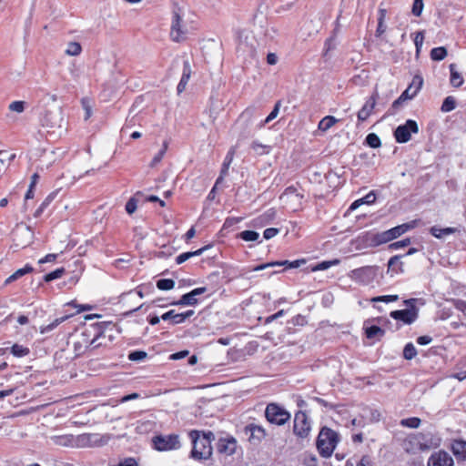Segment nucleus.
Listing matches in <instances>:
<instances>
[{
    "label": "nucleus",
    "mask_w": 466,
    "mask_h": 466,
    "mask_svg": "<svg viewBox=\"0 0 466 466\" xmlns=\"http://www.w3.org/2000/svg\"><path fill=\"white\" fill-rule=\"evenodd\" d=\"M56 197V193L55 192H52L50 193L45 199L44 201L41 203V205L37 208V209L35 211V214L34 216L35 218H38L40 217L44 210L50 205V203L54 200Z\"/></svg>",
    "instance_id": "28"
},
{
    "label": "nucleus",
    "mask_w": 466,
    "mask_h": 466,
    "mask_svg": "<svg viewBox=\"0 0 466 466\" xmlns=\"http://www.w3.org/2000/svg\"><path fill=\"white\" fill-rule=\"evenodd\" d=\"M62 122L63 116L62 110L60 108L46 110L41 117L42 125L50 128L61 127Z\"/></svg>",
    "instance_id": "12"
},
{
    "label": "nucleus",
    "mask_w": 466,
    "mask_h": 466,
    "mask_svg": "<svg viewBox=\"0 0 466 466\" xmlns=\"http://www.w3.org/2000/svg\"><path fill=\"white\" fill-rule=\"evenodd\" d=\"M235 152H236L235 147H232L228 151V153H227V155L225 157L224 162L222 164V167H221V170H220V175H219V177L216 180V185L220 184L223 181L224 177L228 175V168H229V167H230V165H231V163L233 161Z\"/></svg>",
    "instance_id": "20"
},
{
    "label": "nucleus",
    "mask_w": 466,
    "mask_h": 466,
    "mask_svg": "<svg viewBox=\"0 0 466 466\" xmlns=\"http://www.w3.org/2000/svg\"><path fill=\"white\" fill-rule=\"evenodd\" d=\"M409 100L407 97H403V95L401 94L391 105V107H390V114L393 115L396 113L397 110H399V108L401 106V105L405 102Z\"/></svg>",
    "instance_id": "52"
},
{
    "label": "nucleus",
    "mask_w": 466,
    "mask_h": 466,
    "mask_svg": "<svg viewBox=\"0 0 466 466\" xmlns=\"http://www.w3.org/2000/svg\"><path fill=\"white\" fill-rule=\"evenodd\" d=\"M357 466H372V463L368 456H363L358 462Z\"/></svg>",
    "instance_id": "64"
},
{
    "label": "nucleus",
    "mask_w": 466,
    "mask_h": 466,
    "mask_svg": "<svg viewBox=\"0 0 466 466\" xmlns=\"http://www.w3.org/2000/svg\"><path fill=\"white\" fill-rule=\"evenodd\" d=\"M339 261L338 260H333V261H322L320 263H319L314 268L313 270H325L327 268H329L331 265H336L338 264Z\"/></svg>",
    "instance_id": "55"
},
{
    "label": "nucleus",
    "mask_w": 466,
    "mask_h": 466,
    "mask_svg": "<svg viewBox=\"0 0 466 466\" xmlns=\"http://www.w3.org/2000/svg\"><path fill=\"white\" fill-rule=\"evenodd\" d=\"M385 16H386V10L380 9V16L378 18V26H377V30H376L377 36L382 35L386 31V25L384 24Z\"/></svg>",
    "instance_id": "31"
},
{
    "label": "nucleus",
    "mask_w": 466,
    "mask_h": 466,
    "mask_svg": "<svg viewBox=\"0 0 466 466\" xmlns=\"http://www.w3.org/2000/svg\"><path fill=\"white\" fill-rule=\"evenodd\" d=\"M423 85V78L420 76H415L409 86L401 93L403 97L409 100L412 99L420 92Z\"/></svg>",
    "instance_id": "18"
},
{
    "label": "nucleus",
    "mask_w": 466,
    "mask_h": 466,
    "mask_svg": "<svg viewBox=\"0 0 466 466\" xmlns=\"http://www.w3.org/2000/svg\"><path fill=\"white\" fill-rule=\"evenodd\" d=\"M378 268L377 266H364L351 270L349 276L355 282L370 284L375 279Z\"/></svg>",
    "instance_id": "7"
},
{
    "label": "nucleus",
    "mask_w": 466,
    "mask_h": 466,
    "mask_svg": "<svg viewBox=\"0 0 466 466\" xmlns=\"http://www.w3.org/2000/svg\"><path fill=\"white\" fill-rule=\"evenodd\" d=\"M147 357V353L144 350H135L128 354V360L131 361H141Z\"/></svg>",
    "instance_id": "46"
},
{
    "label": "nucleus",
    "mask_w": 466,
    "mask_h": 466,
    "mask_svg": "<svg viewBox=\"0 0 466 466\" xmlns=\"http://www.w3.org/2000/svg\"><path fill=\"white\" fill-rule=\"evenodd\" d=\"M207 291L206 287H200L194 289L188 293L181 296L178 301L172 302V305H182V306H195L198 303V296L204 294Z\"/></svg>",
    "instance_id": "14"
},
{
    "label": "nucleus",
    "mask_w": 466,
    "mask_h": 466,
    "mask_svg": "<svg viewBox=\"0 0 466 466\" xmlns=\"http://www.w3.org/2000/svg\"><path fill=\"white\" fill-rule=\"evenodd\" d=\"M279 232V228H268L264 230L263 237L265 239H270V238H274L276 235H278Z\"/></svg>",
    "instance_id": "56"
},
{
    "label": "nucleus",
    "mask_w": 466,
    "mask_h": 466,
    "mask_svg": "<svg viewBox=\"0 0 466 466\" xmlns=\"http://www.w3.org/2000/svg\"><path fill=\"white\" fill-rule=\"evenodd\" d=\"M304 196L299 191L298 186H289L280 195L279 199L286 206L293 210H297L301 207Z\"/></svg>",
    "instance_id": "8"
},
{
    "label": "nucleus",
    "mask_w": 466,
    "mask_h": 466,
    "mask_svg": "<svg viewBox=\"0 0 466 466\" xmlns=\"http://www.w3.org/2000/svg\"><path fill=\"white\" fill-rule=\"evenodd\" d=\"M310 430V421L306 412L303 410L297 411L293 421L294 434L300 439H305L309 435Z\"/></svg>",
    "instance_id": "9"
},
{
    "label": "nucleus",
    "mask_w": 466,
    "mask_h": 466,
    "mask_svg": "<svg viewBox=\"0 0 466 466\" xmlns=\"http://www.w3.org/2000/svg\"><path fill=\"white\" fill-rule=\"evenodd\" d=\"M11 353L15 357H25L29 354V349L19 344H14L11 348Z\"/></svg>",
    "instance_id": "40"
},
{
    "label": "nucleus",
    "mask_w": 466,
    "mask_h": 466,
    "mask_svg": "<svg viewBox=\"0 0 466 466\" xmlns=\"http://www.w3.org/2000/svg\"><path fill=\"white\" fill-rule=\"evenodd\" d=\"M189 436L192 440L191 458L198 461L208 460L212 455L211 441L214 434L211 431L200 436L199 431H191Z\"/></svg>",
    "instance_id": "1"
},
{
    "label": "nucleus",
    "mask_w": 466,
    "mask_h": 466,
    "mask_svg": "<svg viewBox=\"0 0 466 466\" xmlns=\"http://www.w3.org/2000/svg\"><path fill=\"white\" fill-rule=\"evenodd\" d=\"M420 422H421V420H420V418L410 417V418H407V419L401 420L400 424L402 427H407V428H410V429H417V428L420 427Z\"/></svg>",
    "instance_id": "34"
},
{
    "label": "nucleus",
    "mask_w": 466,
    "mask_h": 466,
    "mask_svg": "<svg viewBox=\"0 0 466 466\" xmlns=\"http://www.w3.org/2000/svg\"><path fill=\"white\" fill-rule=\"evenodd\" d=\"M289 263H290V261H289V260L273 261V262L260 264V265H258L257 267H254L252 268V270L253 271H259V270L265 269L267 268L275 267V266H285L286 268H289Z\"/></svg>",
    "instance_id": "33"
},
{
    "label": "nucleus",
    "mask_w": 466,
    "mask_h": 466,
    "mask_svg": "<svg viewBox=\"0 0 466 466\" xmlns=\"http://www.w3.org/2000/svg\"><path fill=\"white\" fill-rule=\"evenodd\" d=\"M339 120L336 117L332 116H327L319 122L318 128L323 132H326L331 128Z\"/></svg>",
    "instance_id": "26"
},
{
    "label": "nucleus",
    "mask_w": 466,
    "mask_h": 466,
    "mask_svg": "<svg viewBox=\"0 0 466 466\" xmlns=\"http://www.w3.org/2000/svg\"><path fill=\"white\" fill-rule=\"evenodd\" d=\"M432 341V338L429 335L420 336L417 338V343L420 345H428Z\"/></svg>",
    "instance_id": "62"
},
{
    "label": "nucleus",
    "mask_w": 466,
    "mask_h": 466,
    "mask_svg": "<svg viewBox=\"0 0 466 466\" xmlns=\"http://www.w3.org/2000/svg\"><path fill=\"white\" fill-rule=\"evenodd\" d=\"M424 7L423 0H414L411 13L415 16H420Z\"/></svg>",
    "instance_id": "49"
},
{
    "label": "nucleus",
    "mask_w": 466,
    "mask_h": 466,
    "mask_svg": "<svg viewBox=\"0 0 466 466\" xmlns=\"http://www.w3.org/2000/svg\"><path fill=\"white\" fill-rule=\"evenodd\" d=\"M453 458L443 450L434 451L429 458L427 466H453Z\"/></svg>",
    "instance_id": "13"
},
{
    "label": "nucleus",
    "mask_w": 466,
    "mask_h": 466,
    "mask_svg": "<svg viewBox=\"0 0 466 466\" xmlns=\"http://www.w3.org/2000/svg\"><path fill=\"white\" fill-rule=\"evenodd\" d=\"M419 127L415 120L408 119L405 124L400 125L394 130V137L398 143H407L411 137V134H417Z\"/></svg>",
    "instance_id": "10"
},
{
    "label": "nucleus",
    "mask_w": 466,
    "mask_h": 466,
    "mask_svg": "<svg viewBox=\"0 0 466 466\" xmlns=\"http://www.w3.org/2000/svg\"><path fill=\"white\" fill-rule=\"evenodd\" d=\"M137 208V201L135 198H131L126 204V211L128 214H133Z\"/></svg>",
    "instance_id": "54"
},
{
    "label": "nucleus",
    "mask_w": 466,
    "mask_h": 466,
    "mask_svg": "<svg viewBox=\"0 0 466 466\" xmlns=\"http://www.w3.org/2000/svg\"><path fill=\"white\" fill-rule=\"evenodd\" d=\"M175 287V281L171 279H161L157 281V288L160 290H170Z\"/></svg>",
    "instance_id": "39"
},
{
    "label": "nucleus",
    "mask_w": 466,
    "mask_h": 466,
    "mask_svg": "<svg viewBox=\"0 0 466 466\" xmlns=\"http://www.w3.org/2000/svg\"><path fill=\"white\" fill-rule=\"evenodd\" d=\"M339 18L337 19V21ZM339 23L337 22V27L334 29L333 34L330 37L327 38L324 43L323 56H327L329 53L336 48V35L338 32Z\"/></svg>",
    "instance_id": "25"
},
{
    "label": "nucleus",
    "mask_w": 466,
    "mask_h": 466,
    "mask_svg": "<svg viewBox=\"0 0 466 466\" xmlns=\"http://www.w3.org/2000/svg\"><path fill=\"white\" fill-rule=\"evenodd\" d=\"M275 216H276V211L272 208L267 210L262 216H261V218L268 223L269 221L273 220L275 218Z\"/></svg>",
    "instance_id": "58"
},
{
    "label": "nucleus",
    "mask_w": 466,
    "mask_h": 466,
    "mask_svg": "<svg viewBox=\"0 0 466 466\" xmlns=\"http://www.w3.org/2000/svg\"><path fill=\"white\" fill-rule=\"evenodd\" d=\"M375 200H376V195L374 194L373 191H370L365 197L360 198V201L363 204H372L375 202Z\"/></svg>",
    "instance_id": "59"
},
{
    "label": "nucleus",
    "mask_w": 466,
    "mask_h": 466,
    "mask_svg": "<svg viewBox=\"0 0 466 466\" xmlns=\"http://www.w3.org/2000/svg\"><path fill=\"white\" fill-rule=\"evenodd\" d=\"M423 41H424V32L423 31H418L416 34H415V37H414V45H415V47H416V53L419 54L421 47H422V45H423Z\"/></svg>",
    "instance_id": "48"
},
{
    "label": "nucleus",
    "mask_w": 466,
    "mask_h": 466,
    "mask_svg": "<svg viewBox=\"0 0 466 466\" xmlns=\"http://www.w3.org/2000/svg\"><path fill=\"white\" fill-rule=\"evenodd\" d=\"M177 318H179V313H176V311L173 309L164 313L161 316L163 320H171L175 325L181 323V320H178Z\"/></svg>",
    "instance_id": "44"
},
{
    "label": "nucleus",
    "mask_w": 466,
    "mask_h": 466,
    "mask_svg": "<svg viewBox=\"0 0 466 466\" xmlns=\"http://www.w3.org/2000/svg\"><path fill=\"white\" fill-rule=\"evenodd\" d=\"M191 66L188 60H185L183 62V72L182 76L180 78V81L177 86V94H181L187 87V85L190 79L191 76Z\"/></svg>",
    "instance_id": "21"
},
{
    "label": "nucleus",
    "mask_w": 466,
    "mask_h": 466,
    "mask_svg": "<svg viewBox=\"0 0 466 466\" xmlns=\"http://www.w3.org/2000/svg\"><path fill=\"white\" fill-rule=\"evenodd\" d=\"M456 107V100L453 96H447L441 106V110L444 113L451 112L454 110Z\"/></svg>",
    "instance_id": "32"
},
{
    "label": "nucleus",
    "mask_w": 466,
    "mask_h": 466,
    "mask_svg": "<svg viewBox=\"0 0 466 466\" xmlns=\"http://www.w3.org/2000/svg\"><path fill=\"white\" fill-rule=\"evenodd\" d=\"M417 355V350L411 342L405 345L403 349V358L407 360H410Z\"/></svg>",
    "instance_id": "37"
},
{
    "label": "nucleus",
    "mask_w": 466,
    "mask_h": 466,
    "mask_svg": "<svg viewBox=\"0 0 466 466\" xmlns=\"http://www.w3.org/2000/svg\"><path fill=\"white\" fill-rule=\"evenodd\" d=\"M265 417L269 423L282 426L290 420V413L278 403H268L265 409Z\"/></svg>",
    "instance_id": "4"
},
{
    "label": "nucleus",
    "mask_w": 466,
    "mask_h": 466,
    "mask_svg": "<svg viewBox=\"0 0 466 466\" xmlns=\"http://www.w3.org/2000/svg\"><path fill=\"white\" fill-rule=\"evenodd\" d=\"M401 266H402V262L400 260L399 256H394V257L390 258V260L388 261L389 270H392L396 273L402 271Z\"/></svg>",
    "instance_id": "35"
},
{
    "label": "nucleus",
    "mask_w": 466,
    "mask_h": 466,
    "mask_svg": "<svg viewBox=\"0 0 466 466\" xmlns=\"http://www.w3.org/2000/svg\"><path fill=\"white\" fill-rule=\"evenodd\" d=\"M34 268L31 265L26 264L24 268L17 269L14 272L16 279H20L21 277L25 276V274L33 272Z\"/></svg>",
    "instance_id": "53"
},
{
    "label": "nucleus",
    "mask_w": 466,
    "mask_h": 466,
    "mask_svg": "<svg viewBox=\"0 0 466 466\" xmlns=\"http://www.w3.org/2000/svg\"><path fill=\"white\" fill-rule=\"evenodd\" d=\"M447 49L444 46L434 47L431 50V58L434 61H441L447 56Z\"/></svg>",
    "instance_id": "27"
},
{
    "label": "nucleus",
    "mask_w": 466,
    "mask_h": 466,
    "mask_svg": "<svg viewBox=\"0 0 466 466\" xmlns=\"http://www.w3.org/2000/svg\"><path fill=\"white\" fill-rule=\"evenodd\" d=\"M416 301V299H406L404 304L408 307V309L393 310L390 312V316L396 320L402 321L404 324H412L416 321L419 316V309L415 306Z\"/></svg>",
    "instance_id": "3"
},
{
    "label": "nucleus",
    "mask_w": 466,
    "mask_h": 466,
    "mask_svg": "<svg viewBox=\"0 0 466 466\" xmlns=\"http://www.w3.org/2000/svg\"><path fill=\"white\" fill-rule=\"evenodd\" d=\"M81 52H82V46L78 42L68 43L67 47L65 51V53L67 56H76L80 55Z\"/></svg>",
    "instance_id": "30"
},
{
    "label": "nucleus",
    "mask_w": 466,
    "mask_h": 466,
    "mask_svg": "<svg viewBox=\"0 0 466 466\" xmlns=\"http://www.w3.org/2000/svg\"><path fill=\"white\" fill-rule=\"evenodd\" d=\"M68 319V316H63L61 318H57L54 321H52L50 324L48 325H46V326H42L40 328V332L42 334H45V333H47V332H50L51 330H53L54 329H56L58 325H60L62 322H64L65 320H66Z\"/></svg>",
    "instance_id": "29"
},
{
    "label": "nucleus",
    "mask_w": 466,
    "mask_h": 466,
    "mask_svg": "<svg viewBox=\"0 0 466 466\" xmlns=\"http://www.w3.org/2000/svg\"><path fill=\"white\" fill-rule=\"evenodd\" d=\"M339 434L328 427L321 428L317 438V449L323 458H329L332 455L338 442Z\"/></svg>",
    "instance_id": "2"
},
{
    "label": "nucleus",
    "mask_w": 466,
    "mask_h": 466,
    "mask_svg": "<svg viewBox=\"0 0 466 466\" xmlns=\"http://www.w3.org/2000/svg\"><path fill=\"white\" fill-rule=\"evenodd\" d=\"M251 148L258 155H265L268 154L270 150V147L263 145L258 141H253L251 144Z\"/></svg>",
    "instance_id": "41"
},
{
    "label": "nucleus",
    "mask_w": 466,
    "mask_h": 466,
    "mask_svg": "<svg viewBox=\"0 0 466 466\" xmlns=\"http://www.w3.org/2000/svg\"><path fill=\"white\" fill-rule=\"evenodd\" d=\"M167 149V143L164 142L162 148L158 151V153L153 157L150 166H157L164 157L166 151Z\"/></svg>",
    "instance_id": "47"
},
{
    "label": "nucleus",
    "mask_w": 466,
    "mask_h": 466,
    "mask_svg": "<svg viewBox=\"0 0 466 466\" xmlns=\"http://www.w3.org/2000/svg\"><path fill=\"white\" fill-rule=\"evenodd\" d=\"M365 334L368 339H380L385 335V330L377 325L365 326Z\"/></svg>",
    "instance_id": "23"
},
{
    "label": "nucleus",
    "mask_w": 466,
    "mask_h": 466,
    "mask_svg": "<svg viewBox=\"0 0 466 466\" xmlns=\"http://www.w3.org/2000/svg\"><path fill=\"white\" fill-rule=\"evenodd\" d=\"M15 157V153H10L8 151H5V150H1L0 151V162L2 164H5V163H11Z\"/></svg>",
    "instance_id": "51"
},
{
    "label": "nucleus",
    "mask_w": 466,
    "mask_h": 466,
    "mask_svg": "<svg viewBox=\"0 0 466 466\" xmlns=\"http://www.w3.org/2000/svg\"><path fill=\"white\" fill-rule=\"evenodd\" d=\"M416 225H417L416 220H412L410 222L399 225V226L394 227L389 230L376 234L374 240L376 241L377 244H383V243L390 242V241L397 238L398 237L401 236L408 230L414 228L416 227Z\"/></svg>",
    "instance_id": "5"
},
{
    "label": "nucleus",
    "mask_w": 466,
    "mask_h": 466,
    "mask_svg": "<svg viewBox=\"0 0 466 466\" xmlns=\"http://www.w3.org/2000/svg\"><path fill=\"white\" fill-rule=\"evenodd\" d=\"M378 96V93L374 92V94L367 99L361 109L358 112V120L360 122H363L369 118L371 115L375 105H376V97Z\"/></svg>",
    "instance_id": "17"
},
{
    "label": "nucleus",
    "mask_w": 466,
    "mask_h": 466,
    "mask_svg": "<svg viewBox=\"0 0 466 466\" xmlns=\"http://www.w3.org/2000/svg\"><path fill=\"white\" fill-rule=\"evenodd\" d=\"M456 231L454 228H439L438 226H433L430 228V233L435 237L436 238H443L446 236L453 234Z\"/></svg>",
    "instance_id": "24"
},
{
    "label": "nucleus",
    "mask_w": 466,
    "mask_h": 466,
    "mask_svg": "<svg viewBox=\"0 0 466 466\" xmlns=\"http://www.w3.org/2000/svg\"><path fill=\"white\" fill-rule=\"evenodd\" d=\"M26 105L27 104L25 101H21V100L13 101L12 103L9 104L8 109L11 112H15L17 114H21L26 108Z\"/></svg>",
    "instance_id": "38"
},
{
    "label": "nucleus",
    "mask_w": 466,
    "mask_h": 466,
    "mask_svg": "<svg viewBox=\"0 0 466 466\" xmlns=\"http://www.w3.org/2000/svg\"><path fill=\"white\" fill-rule=\"evenodd\" d=\"M410 244V238H404V239H401L400 241H396V242L390 244V248H393V249H397V248L407 247Z\"/></svg>",
    "instance_id": "57"
},
{
    "label": "nucleus",
    "mask_w": 466,
    "mask_h": 466,
    "mask_svg": "<svg viewBox=\"0 0 466 466\" xmlns=\"http://www.w3.org/2000/svg\"><path fill=\"white\" fill-rule=\"evenodd\" d=\"M154 448L159 451L178 450L181 446L178 434L157 435L152 439Z\"/></svg>",
    "instance_id": "6"
},
{
    "label": "nucleus",
    "mask_w": 466,
    "mask_h": 466,
    "mask_svg": "<svg viewBox=\"0 0 466 466\" xmlns=\"http://www.w3.org/2000/svg\"><path fill=\"white\" fill-rule=\"evenodd\" d=\"M65 273V268H56V270L50 272V273H47L44 276V280L46 282H50L54 279H59L63 276V274Z\"/></svg>",
    "instance_id": "43"
},
{
    "label": "nucleus",
    "mask_w": 466,
    "mask_h": 466,
    "mask_svg": "<svg viewBox=\"0 0 466 466\" xmlns=\"http://www.w3.org/2000/svg\"><path fill=\"white\" fill-rule=\"evenodd\" d=\"M454 307L457 310L462 312L466 316V301L462 299H457L454 301Z\"/></svg>",
    "instance_id": "60"
},
{
    "label": "nucleus",
    "mask_w": 466,
    "mask_h": 466,
    "mask_svg": "<svg viewBox=\"0 0 466 466\" xmlns=\"http://www.w3.org/2000/svg\"><path fill=\"white\" fill-rule=\"evenodd\" d=\"M243 432L252 445H258L267 436L264 427L253 422L246 425Z\"/></svg>",
    "instance_id": "11"
},
{
    "label": "nucleus",
    "mask_w": 466,
    "mask_h": 466,
    "mask_svg": "<svg viewBox=\"0 0 466 466\" xmlns=\"http://www.w3.org/2000/svg\"><path fill=\"white\" fill-rule=\"evenodd\" d=\"M366 144L371 148H378L381 146L380 137L375 133H370L365 138Z\"/></svg>",
    "instance_id": "36"
},
{
    "label": "nucleus",
    "mask_w": 466,
    "mask_h": 466,
    "mask_svg": "<svg viewBox=\"0 0 466 466\" xmlns=\"http://www.w3.org/2000/svg\"><path fill=\"white\" fill-rule=\"evenodd\" d=\"M190 258H191V255L189 254V251H188V252L181 253V254H179V255L176 258V263H177V265L182 264V263H184L185 261H187V259H189Z\"/></svg>",
    "instance_id": "61"
},
{
    "label": "nucleus",
    "mask_w": 466,
    "mask_h": 466,
    "mask_svg": "<svg viewBox=\"0 0 466 466\" xmlns=\"http://www.w3.org/2000/svg\"><path fill=\"white\" fill-rule=\"evenodd\" d=\"M398 299H399L398 295H385V296L375 297L371 299V301L390 303V302L398 300Z\"/></svg>",
    "instance_id": "50"
},
{
    "label": "nucleus",
    "mask_w": 466,
    "mask_h": 466,
    "mask_svg": "<svg viewBox=\"0 0 466 466\" xmlns=\"http://www.w3.org/2000/svg\"><path fill=\"white\" fill-rule=\"evenodd\" d=\"M237 449V441L233 437L220 438L217 443V450L219 453L232 455Z\"/></svg>",
    "instance_id": "16"
},
{
    "label": "nucleus",
    "mask_w": 466,
    "mask_h": 466,
    "mask_svg": "<svg viewBox=\"0 0 466 466\" xmlns=\"http://www.w3.org/2000/svg\"><path fill=\"white\" fill-rule=\"evenodd\" d=\"M451 77L450 82L453 87H460L462 86L464 80L461 73L456 71V65L451 64L450 66Z\"/></svg>",
    "instance_id": "22"
},
{
    "label": "nucleus",
    "mask_w": 466,
    "mask_h": 466,
    "mask_svg": "<svg viewBox=\"0 0 466 466\" xmlns=\"http://www.w3.org/2000/svg\"><path fill=\"white\" fill-rule=\"evenodd\" d=\"M238 236L245 241H256L259 238V234L254 230H244Z\"/></svg>",
    "instance_id": "42"
},
{
    "label": "nucleus",
    "mask_w": 466,
    "mask_h": 466,
    "mask_svg": "<svg viewBox=\"0 0 466 466\" xmlns=\"http://www.w3.org/2000/svg\"><path fill=\"white\" fill-rule=\"evenodd\" d=\"M181 16L178 13L173 14L172 25L170 30V37L174 42H180L186 39V31L181 27Z\"/></svg>",
    "instance_id": "15"
},
{
    "label": "nucleus",
    "mask_w": 466,
    "mask_h": 466,
    "mask_svg": "<svg viewBox=\"0 0 466 466\" xmlns=\"http://www.w3.org/2000/svg\"><path fill=\"white\" fill-rule=\"evenodd\" d=\"M451 451L458 461H466V441L461 439L453 440L451 443Z\"/></svg>",
    "instance_id": "19"
},
{
    "label": "nucleus",
    "mask_w": 466,
    "mask_h": 466,
    "mask_svg": "<svg viewBox=\"0 0 466 466\" xmlns=\"http://www.w3.org/2000/svg\"><path fill=\"white\" fill-rule=\"evenodd\" d=\"M56 258H57L56 254H47L46 256H45L44 258L39 259L38 263L44 264V263H47V262H53L56 259Z\"/></svg>",
    "instance_id": "63"
},
{
    "label": "nucleus",
    "mask_w": 466,
    "mask_h": 466,
    "mask_svg": "<svg viewBox=\"0 0 466 466\" xmlns=\"http://www.w3.org/2000/svg\"><path fill=\"white\" fill-rule=\"evenodd\" d=\"M280 105H281L280 101H278L275 104L274 108L269 113V115L266 117V119L261 123L260 127H263L264 125L269 123L270 121H272L273 119H275L277 117V116L279 115V112Z\"/></svg>",
    "instance_id": "45"
}]
</instances>
